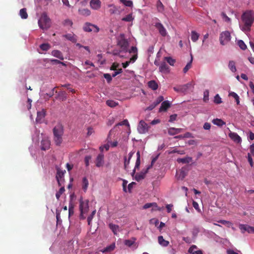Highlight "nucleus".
I'll return each mask as SVG.
<instances>
[{
	"label": "nucleus",
	"mask_w": 254,
	"mask_h": 254,
	"mask_svg": "<svg viewBox=\"0 0 254 254\" xmlns=\"http://www.w3.org/2000/svg\"><path fill=\"white\" fill-rule=\"evenodd\" d=\"M241 19L244 25L242 28L243 31H249L254 23V11L248 10L242 14Z\"/></svg>",
	"instance_id": "obj_1"
},
{
	"label": "nucleus",
	"mask_w": 254,
	"mask_h": 254,
	"mask_svg": "<svg viewBox=\"0 0 254 254\" xmlns=\"http://www.w3.org/2000/svg\"><path fill=\"white\" fill-rule=\"evenodd\" d=\"M54 141L57 146H60L62 143L64 134V127L61 124H57L53 129Z\"/></svg>",
	"instance_id": "obj_2"
},
{
	"label": "nucleus",
	"mask_w": 254,
	"mask_h": 254,
	"mask_svg": "<svg viewBox=\"0 0 254 254\" xmlns=\"http://www.w3.org/2000/svg\"><path fill=\"white\" fill-rule=\"evenodd\" d=\"M38 25L42 29H47L50 26V19L46 13H43L38 20Z\"/></svg>",
	"instance_id": "obj_3"
},
{
	"label": "nucleus",
	"mask_w": 254,
	"mask_h": 254,
	"mask_svg": "<svg viewBox=\"0 0 254 254\" xmlns=\"http://www.w3.org/2000/svg\"><path fill=\"white\" fill-rule=\"evenodd\" d=\"M79 202L80 216L82 217V218L84 219L85 217H83V215L84 213H87L89 210V200H85V201H83L82 199H80Z\"/></svg>",
	"instance_id": "obj_4"
},
{
	"label": "nucleus",
	"mask_w": 254,
	"mask_h": 254,
	"mask_svg": "<svg viewBox=\"0 0 254 254\" xmlns=\"http://www.w3.org/2000/svg\"><path fill=\"white\" fill-rule=\"evenodd\" d=\"M231 40L230 33L228 31L222 32L220 35V43L222 45L227 44Z\"/></svg>",
	"instance_id": "obj_5"
},
{
	"label": "nucleus",
	"mask_w": 254,
	"mask_h": 254,
	"mask_svg": "<svg viewBox=\"0 0 254 254\" xmlns=\"http://www.w3.org/2000/svg\"><path fill=\"white\" fill-rule=\"evenodd\" d=\"M150 127L143 120L139 122L137 127V130L139 133L144 134L146 133Z\"/></svg>",
	"instance_id": "obj_6"
},
{
	"label": "nucleus",
	"mask_w": 254,
	"mask_h": 254,
	"mask_svg": "<svg viewBox=\"0 0 254 254\" xmlns=\"http://www.w3.org/2000/svg\"><path fill=\"white\" fill-rule=\"evenodd\" d=\"M118 45L121 47L123 51H127L128 46V43L125 38L124 34H121L120 39H118Z\"/></svg>",
	"instance_id": "obj_7"
},
{
	"label": "nucleus",
	"mask_w": 254,
	"mask_h": 254,
	"mask_svg": "<svg viewBox=\"0 0 254 254\" xmlns=\"http://www.w3.org/2000/svg\"><path fill=\"white\" fill-rule=\"evenodd\" d=\"M51 141L48 136H44L41 142V149L42 150H46L50 148Z\"/></svg>",
	"instance_id": "obj_8"
},
{
	"label": "nucleus",
	"mask_w": 254,
	"mask_h": 254,
	"mask_svg": "<svg viewBox=\"0 0 254 254\" xmlns=\"http://www.w3.org/2000/svg\"><path fill=\"white\" fill-rule=\"evenodd\" d=\"M83 29L86 32L93 31L94 33H97L99 31V28L97 26L89 23L85 24Z\"/></svg>",
	"instance_id": "obj_9"
},
{
	"label": "nucleus",
	"mask_w": 254,
	"mask_h": 254,
	"mask_svg": "<svg viewBox=\"0 0 254 254\" xmlns=\"http://www.w3.org/2000/svg\"><path fill=\"white\" fill-rule=\"evenodd\" d=\"M164 100V97L162 96H159L154 102H153L151 104H150L147 108V110L149 111L152 110L154 108H155L157 106H158L161 102H162Z\"/></svg>",
	"instance_id": "obj_10"
},
{
	"label": "nucleus",
	"mask_w": 254,
	"mask_h": 254,
	"mask_svg": "<svg viewBox=\"0 0 254 254\" xmlns=\"http://www.w3.org/2000/svg\"><path fill=\"white\" fill-rule=\"evenodd\" d=\"M228 136L236 143H241L242 142L241 137L236 132L230 131Z\"/></svg>",
	"instance_id": "obj_11"
},
{
	"label": "nucleus",
	"mask_w": 254,
	"mask_h": 254,
	"mask_svg": "<svg viewBox=\"0 0 254 254\" xmlns=\"http://www.w3.org/2000/svg\"><path fill=\"white\" fill-rule=\"evenodd\" d=\"M155 26L157 29L161 36L165 37L167 35V33L166 30L162 24L160 22H157L155 23Z\"/></svg>",
	"instance_id": "obj_12"
},
{
	"label": "nucleus",
	"mask_w": 254,
	"mask_h": 254,
	"mask_svg": "<svg viewBox=\"0 0 254 254\" xmlns=\"http://www.w3.org/2000/svg\"><path fill=\"white\" fill-rule=\"evenodd\" d=\"M104 155L103 153H100L98 155L95 160L96 166L97 167H100L103 166L104 164Z\"/></svg>",
	"instance_id": "obj_13"
},
{
	"label": "nucleus",
	"mask_w": 254,
	"mask_h": 254,
	"mask_svg": "<svg viewBox=\"0 0 254 254\" xmlns=\"http://www.w3.org/2000/svg\"><path fill=\"white\" fill-rule=\"evenodd\" d=\"M150 167L151 166H149L144 172L142 171L140 173L136 174L134 177L135 180L137 182H139L143 180L145 178L146 173L148 172V171Z\"/></svg>",
	"instance_id": "obj_14"
},
{
	"label": "nucleus",
	"mask_w": 254,
	"mask_h": 254,
	"mask_svg": "<svg viewBox=\"0 0 254 254\" xmlns=\"http://www.w3.org/2000/svg\"><path fill=\"white\" fill-rule=\"evenodd\" d=\"M90 5L92 9L98 10L101 7V2L100 0H91Z\"/></svg>",
	"instance_id": "obj_15"
},
{
	"label": "nucleus",
	"mask_w": 254,
	"mask_h": 254,
	"mask_svg": "<svg viewBox=\"0 0 254 254\" xmlns=\"http://www.w3.org/2000/svg\"><path fill=\"white\" fill-rule=\"evenodd\" d=\"M159 70L161 72L168 73L170 72V67L165 62H162L159 66Z\"/></svg>",
	"instance_id": "obj_16"
},
{
	"label": "nucleus",
	"mask_w": 254,
	"mask_h": 254,
	"mask_svg": "<svg viewBox=\"0 0 254 254\" xmlns=\"http://www.w3.org/2000/svg\"><path fill=\"white\" fill-rule=\"evenodd\" d=\"M171 104L170 103L169 101H162V104L161 105V106L159 108V112H162V111H166L170 107Z\"/></svg>",
	"instance_id": "obj_17"
},
{
	"label": "nucleus",
	"mask_w": 254,
	"mask_h": 254,
	"mask_svg": "<svg viewBox=\"0 0 254 254\" xmlns=\"http://www.w3.org/2000/svg\"><path fill=\"white\" fill-rule=\"evenodd\" d=\"M197 247L195 245H192L189 249L188 252L191 254H203L201 250H197Z\"/></svg>",
	"instance_id": "obj_18"
},
{
	"label": "nucleus",
	"mask_w": 254,
	"mask_h": 254,
	"mask_svg": "<svg viewBox=\"0 0 254 254\" xmlns=\"http://www.w3.org/2000/svg\"><path fill=\"white\" fill-rule=\"evenodd\" d=\"M52 55L61 60H63L64 59L62 53L59 50H53L52 52Z\"/></svg>",
	"instance_id": "obj_19"
},
{
	"label": "nucleus",
	"mask_w": 254,
	"mask_h": 254,
	"mask_svg": "<svg viewBox=\"0 0 254 254\" xmlns=\"http://www.w3.org/2000/svg\"><path fill=\"white\" fill-rule=\"evenodd\" d=\"M46 115V112L44 110H42L37 112V116L36 119L37 122H41V120H43Z\"/></svg>",
	"instance_id": "obj_20"
},
{
	"label": "nucleus",
	"mask_w": 254,
	"mask_h": 254,
	"mask_svg": "<svg viewBox=\"0 0 254 254\" xmlns=\"http://www.w3.org/2000/svg\"><path fill=\"white\" fill-rule=\"evenodd\" d=\"M158 241L159 244L163 247H167L169 244V242L164 239L163 237L160 236L158 237Z\"/></svg>",
	"instance_id": "obj_21"
},
{
	"label": "nucleus",
	"mask_w": 254,
	"mask_h": 254,
	"mask_svg": "<svg viewBox=\"0 0 254 254\" xmlns=\"http://www.w3.org/2000/svg\"><path fill=\"white\" fill-rule=\"evenodd\" d=\"M136 239L135 237H132L130 239L126 240L124 241V244L128 247H131L135 242Z\"/></svg>",
	"instance_id": "obj_22"
},
{
	"label": "nucleus",
	"mask_w": 254,
	"mask_h": 254,
	"mask_svg": "<svg viewBox=\"0 0 254 254\" xmlns=\"http://www.w3.org/2000/svg\"><path fill=\"white\" fill-rule=\"evenodd\" d=\"M152 206L155 207L158 210H161V209L158 207V205L156 202L147 203L143 205V208L144 209H146L150 208Z\"/></svg>",
	"instance_id": "obj_23"
},
{
	"label": "nucleus",
	"mask_w": 254,
	"mask_h": 254,
	"mask_svg": "<svg viewBox=\"0 0 254 254\" xmlns=\"http://www.w3.org/2000/svg\"><path fill=\"white\" fill-rule=\"evenodd\" d=\"M212 122L213 124L218 127H222L223 125H225L226 124L225 122H224L223 120L220 119H213Z\"/></svg>",
	"instance_id": "obj_24"
},
{
	"label": "nucleus",
	"mask_w": 254,
	"mask_h": 254,
	"mask_svg": "<svg viewBox=\"0 0 254 254\" xmlns=\"http://www.w3.org/2000/svg\"><path fill=\"white\" fill-rule=\"evenodd\" d=\"M115 244L113 243V244H111L110 246L106 247L105 248H104L103 250H101V251L102 253H108V252H110L113 251L115 249Z\"/></svg>",
	"instance_id": "obj_25"
},
{
	"label": "nucleus",
	"mask_w": 254,
	"mask_h": 254,
	"mask_svg": "<svg viewBox=\"0 0 254 254\" xmlns=\"http://www.w3.org/2000/svg\"><path fill=\"white\" fill-rule=\"evenodd\" d=\"M192 161V158L190 157H186L183 158L177 159V162L182 163H189Z\"/></svg>",
	"instance_id": "obj_26"
},
{
	"label": "nucleus",
	"mask_w": 254,
	"mask_h": 254,
	"mask_svg": "<svg viewBox=\"0 0 254 254\" xmlns=\"http://www.w3.org/2000/svg\"><path fill=\"white\" fill-rule=\"evenodd\" d=\"M148 86L149 88L153 90H155L158 88V84L154 80H151L148 82Z\"/></svg>",
	"instance_id": "obj_27"
},
{
	"label": "nucleus",
	"mask_w": 254,
	"mask_h": 254,
	"mask_svg": "<svg viewBox=\"0 0 254 254\" xmlns=\"http://www.w3.org/2000/svg\"><path fill=\"white\" fill-rule=\"evenodd\" d=\"M156 7L158 12H163L164 11V6L160 0L157 1Z\"/></svg>",
	"instance_id": "obj_28"
},
{
	"label": "nucleus",
	"mask_w": 254,
	"mask_h": 254,
	"mask_svg": "<svg viewBox=\"0 0 254 254\" xmlns=\"http://www.w3.org/2000/svg\"><path fill=\"white\" fill-rule=\"evenodd\" d=\"M64 37L66 38V39L71 41L73 43L76 42L77 40L75 36L73 34H67L65 35Z\"/></svg>",
	"instance_id": "obj_29"
},
{
	"label": "nucleus",
	"mask_w": 254,
	"mask_h": 254,
	"mask_svg": "<svg viewBox=\"0 0 254 254\" xmlns=\"http://www.w3.org/2000/svg\"><path fill=\"white\" fill-rule=\"evenodd\" d=\"M229 96L233 97L235 99L237 105H239L240 104L239 96L235 92H229Z\"/></svg>",
	"instance_id": "obj_30"
},
{
	"label": "nucleus",
	"mask_w": 254,
	"mask_h": 254,
	"mask_svg": "<svg viewBox=\"0 0 254 254\" xmlns=\"http://www.w3.org/2000/svg\"><path fill=\"white\" fill-rule=\"evenodd\" d=\"M19 15L21 18L26 19L28 17V14L26 11V9L25 8L21 9L19 11Z\"/></svg>",
	"instance_id": "obj_31"
},
{
	"label": "nucleus",
	"mask_w": 254,
	"mask_h": 254,
	"mask_svg": "<svg viewBox=\"0 0 254 254\" xmlns=\"http://www.w3.org/2000/svg\"><path fill=\"white\" fill-rule=\"evenodd\" d=\"M191 86V83H188L186 84L180 86L181 92H186L187 90Z\"/></svg>",
	"instance_id": "obj_32"
},
{
	"label": "nucleus",
	"mask_w": 254,
	"mask_h": 254,
	"mask_svg": "<svg viewBox=\"0 0 254 254\" xmlns=\"http://www.w3.org/2000/svg\"><path fill=\"white\" fill-rule=\"evenodd\" d=\"M192 60H193V58H192V55H191L190 61L187 64L186 66L183 69L184 73H186L191 68Z\"/></svg>",
	"instance_id": "obj_33"
},
{
	"label": "nucleus",
	"mask_w": 254,
	"mask_h": 254,
	"mask_svg": "<svg viewBox=\"0 0 254 254\" xmlns=\"http://www.w3.org/2000/svg\"><path fill=\"white\" fill-rule=\"evenodd\" d=\"M199 36V35L195 31H191V39L193 42H196L198 40Z\"/></svg>",
	"instance_id": "obj_34"
},
{
	"label": "nucleus",
	"mask_w": 254,
	"mask_h": 254,
	"mask_svg": "<svg viewBox=\"0 0 254 254\" xmlns=\"http://www.w3.org/2000/svg\"><path fill=\"white\" fill-rule=\"evenodd\" d=\"M40 48L43 51H47L51 48V45L48 43H44L40 45Z\"/></svg>",
	"instance_id": "obj_35"
},
{
	"label": "nucleus",
	"mask_w": 254,
	"mask_h": 254,
	"mask_svg": "<svg viewBox=\"0 0 254 254\" xmlns=\"http://www.w3.org/2000/svg\"><path fill=\"white\" fill-rule=\"evenodd\" d=\"M228 66H229V69L233 72H235L236 71L235 63L233 61H230L229 62Z\"/></svg>",
	"instance_id": "obj_36"
},
{
	"label": "nucleus",
	"mask_w": 254,
	"mask_h": 254,
	"mask_svg": "<svg viewBox=\"0 0 254 254\" xmlns=\"http://www.w3.org/2000/svg\"><path fill=\"white\" fill-rule=\"evenodd\" d=\"M108 6L110 8L109 9V12L111 14L117 13L118 9L115 5L112 4H109Z\"/></svg>",
	"instance_id": "obj_37"
},
{
	"label": "nucleus",
	"mask_w": 254,
	"mask_h": 254,
	"mask_svg": "<svg viewBox=\"0 0 254 254\" xmlns=\"http://www.w3.org/2000/svg\"><path fill=\"white\" fill-rule=\"evenodd\" d=\"M65 172V171H62L60 169L57 170V175H56V179H62L64 178V173Z\"/></svg>",
	"instance_id": "obj_38"
},
{
	"label": "nucleus",
	"mask_w": 254,
	"mask_h": 254,
	"mask_svg": "<svg viewBox=\"0 0 254 254\" xmlns=\"http://www.w3.org/2000/svg\"><path fill=\"white\" fill-rule=\"evenodd\" d=\"M106 104L110 107H115L118 105V103L111 100H108L106 101Z\"/></svg>",
	"instance_id": "obj_39"
},
{
	"label": "nucleus",
	"mask_w": 254,
	"mask_h": 254,
	"mask_svg": "<svg viewBox=\"0 0 254 254\" xmlns=\"http://www.w3.org/2000/svg\"><path fill=\"white\" fill-rule=\"evenodd\" d=\"M82 184H83L82 188L84 191H86L87 189L88 186V181L86 177H84L83 178Z\"/></svg>",
	"instance_id": "obj_40"
},
{
	"label": "nucleus",
	"mask_w": 254,
	"mask_h": 254,
	"mask_svg": "<svg viewBox=\"0 0 254 254\" xmlns=\"http://www.w3.org/2000/svg\"><path fill=\"white\" fill-rule=\"evenodd\" d=\"M64 187L62 186L59 190L56 193V198L59 199L60 197H61V195L63 193V192L64 191Z\"/></svg>",
	"instance_id": "obj_41"
},
{
	"label": "nucleus",
	"mask_w": 254,
	"mask_h": 254,
	"mask_svg": "<svg viewBox=\"0 0 254 254\" xmlns=\"http://www.w3.org/2000/svg\"><path fill=\"white\" fill-rule=\"evenodd\" d=\"M109 227L112 230L114 234H117V231L119 229V226L118 225L110 224Z\"/></svg>",
	"instance_id": "obj_42"
},
{
	"label": "nucleus",
	"mask_w": 254,
	"mask_h": 254,
	"mask_svg": "<svg viewBox=\"0 0 254 254\" xmlns=\"http://www.w3.org/2000/svg\"><path fill=\"white\" fill-rule=\"evenodd\" d=\"M120 1L127 6L131 7L133 5L132 1L129 0H120Z\"/></svg>",
	"instance_id": "obj_43"
},
{
	"label": "nucleus",
	"mask_w": 254,
	"mask_h": 254,
	"mask_svg": "<svg viewBox=\"0 0 254 254\" xmlns=\"http://www.w3.org/2000/svg\"><path fill=\"white\" fill-rule=\"evenodd\" d=\"M122 20L124 21L130 22L133 20V18L132 17V14H129L123 17Z\"/></svg>",
	"instance_id": "obj_44"
},
{
	"label": "nucleus",
	"mask_w": 254,
	"mask_h": 254,
	"mask_svg": "<svg viewBox=\"0 0 254 254\" xmlns=\"http://www.w3.org/2000/svg\"><path fill=\"white\" fill-rule=\"evenodd\" d=\"M79 12L81 14L86 16H88L90 14V11L87 8L79 10Z\"/></svg>",
	"instance_id": "obj_45"
},
{
	"label": "nucleus",
	"mask_w": 254,
	"mask_h": 254,
	"mask_svg": "<svg viewBox=\"0 0 254 254\" xmlns=\"http://www.w3.org/2000/svg\"><path fill=\"white\" fill-rule=\"evenodd\" d=\"M238 45L239 46V47L243 50H245L247 48V46L245 44V43L243 42V41L240 40L237 42Z\"/></svg>",
	"instance_id": "obj_46"
},
{
	"label": "nucleus",
	"mask_w": 254,
	"mask_h": 254,
	"mask_svg": "<svg viewBox=\"0 0 254 254\" xmlns=\"http://www.w3.org/2000/svg\"><path fill=\"white\" fill-rule=\"evenodd\" d=\"M96 210H94L92 211V212L91 213V214L90 215V216H89L87 218V222H88V224L89 225H90L91 224V221H92V220L93 219V218L94 217L95 213H96Z\"/></svg>",
	"instance_id": "obj_47"
},
{
	"label": "nucleus",
	"mask_w": 254,
	"mask_h": 254,
	"mask_svg": "<svg viewBox=\"0 0 254 254\" xmlns=\"http://www.w3.org/2000/svg\"><path fill=\"white\" fill-rule=\"evenodd\" d=\"M165 61L167 62V63L171 65H174L176 61L175 60L172 59L171 57H165Z\"/></svg>",
	"instance_id": "obj_48"
},
{
	"label": "nucleus",
	"mask_w": 254,
	"mask_h": 254,
	"mask_svg": "<svg viewBox=\"0 0 254 254\" xmlns=\"http://www.w3.org/2000/svg\"><path fill=\"white\" fill-rule=\"evenodd\" d=\"M187 176V172L185 171V170L182 168L180 171V175L179 176V178L181 179H183L186 176Z\"/></svg>",
	"instance_id": "obj_49"
},
{
	"label": "nucleus",
	"mask_w": 254,
	"mask_h": 254,
	"mask_svg": "<svg viewBox=\"0 0 254 254\" xmlns=\"http://www.w3.org/2000/svg\"><path fill=\"white\" fill-rule=\"evenodd\" d=\"M209 100V91L208 90H206L204 91L203 93V101L205 102H208Z\"/></svg>",
	"instance_id": "obj_50"
},
{
	"label": "nucleus",
	"mask_w": 254,
	"mask_h": 254,
	"mask_svg": "<svg viewBox=\"0 0 254 254\" xmlns=\"http://www.w3.org/2000/svg\"><path fill=\"white\" fill-rule=\"evenodd\" d=\"M214 102L217 104H220L222 102L221 98H220L219 94H216L214 97Z\"/></svg>",
	"instance_id": "obj_51"
},
{
	"label": "nucleus",
	"mask_w": 254,
	"mask_h": 254,
	"mask_svg": "<svg viewBox=\"0 0 254 254\" xmlns=\"http://www.w3.org/2000/svg\"><path fill=\"white\" fill-rule=\"evenodd\" d=\"M59 96L62 101H64L66 99V93L64 91L60 92L59 93Z\"/></svg>",
	"instance_id": "obj_52"
},
{
	"label": "nucleus",
	"mask_w": 254,
	"mask_h": 254,
	"mask_svg": "<svg viewBox=\"0 0 254 254\" xmlns=\"http://www.w3.org/2000/svg\"><path fill=\"white\" fill-rule=\"evenodd\" d=\"M247 225L245 224H240L239 225V228L242 233H244L245 232H247Z\"/></svg>",
	"instance_id": "obj_53"
},
{
	"label": "nucleus",
	"mask_w": 254,
	"mask_h": 254,
	"mask_svg": "<svg viewBox=\"0 0 254 254\" xmlns=\"http://www.w3.org/2000/svg\"><path fill=\"white\" fill-rule=\"evenodd\" d=\"M129 126V123H128V122L127 120H124V121H123L122 122H120V123H119L118 124H117L116 125V127H117L118 126Z\"/></svg>",
	"instance_id": "obj_54"
},
{
	"label": "nucleus",
	"mask_w": 254,
	"mask_h": 254,
	"mask_svg": "<svg viewBox=\"0 0 254 254\" xmlns=\"http://www.w3.org/2000/svg\"><path fill=\"white\" fill-rule=\"evenodd\" d=\"M218 223H221L223 225H228V226L229 227L232 225L231 222L228 221H226L225 220H220L217 221Z\"/></svg>",
	"instance_id": "obj_55"
},
{
	"label": "nucleus",
	"mask_w": 254,
	"mask_h": 254,
	"mask_svg": "<svg viewBox=\"0 0 254 254\" xmlns=\"http://www.w3.org/2000/svg\"><path fill=\"white\" fill-rule=\"evenodd\" d=\"M91 159V156H86L84 158V161L85 163V165L86 167H88L89 165V161Z\"/></svg>",
	"instance_id": "obj_56"
},
{
	"label": "nucleus",
	"mask_w": 254,
	"mask_h": 254,
	"mask_svg": "<svg viewBox=\"0 0 254 254\" xmlns=\"http://www.w3.org/2000/svg\"><path fill=\"white\" fill-rule=\"evenodd\" d=\"M173 129H175V127H170L168 129V132L170 135H173L177 134L175 130H173Z\"/></svg>",
	"instance_id": "obj_57"
},
{
	"label": "nucleus",
	"mask_w": 254,
	"mask_h": 254,
	"mask_svg": "<svg viewBox=\"0 0 254 254\" xmlns=\"http://www.w3.org/2000/svg\"><path fill=\"white\" fill-rule=\"evenodd\" d=\"M104 77L106 79L108 82H110L112 79L111 75L109 73H105L104 74Z\"/></svg>",
	"instance_id": "obj_58"
},
{
	"label": "nucleus",
	"mask_w": 254,
	"mask_h": 254,
	"mask_svg": "<svg viewBox=\"0 0 254 254\" xmlns=\"http://www.w3.org/2000/svg\"><path fill=\"white\" fill-rule=\"evenodd\" d=\"M129 53H133L134 54L137 53V49L135 46H132L131 47L130 49L129 50Z\"/></svg>",
	"instance_id": "obj_59"
},
{
	"label": "nucleus",
	"mask_w": 254,
	"mask_h": 254,
	"mask_svg": "<svg viewBox=\"0 0 254 254\" xmlns=\"http://www.w3.org/2000/svg\"><path fill=\"white\" fill-rule=\"evenodd\" d=\"M177 117V114H173V115H171L170 117L169 122H173L175 121V120H176Z\"/></svg>",
	"instance_id": "obj_60"
},
{
	"label": "nucleus",
	"mask_w": 254,
	"mask_h": 254,
	"mask_svg": "<svg viewBox=\"0 0 254 254\" xmlns=\"http://www.w3.org/2000/svg\"><path fill=\"white\" fill-rule=\"evenodd\" d=\"M203 127L205 130H209L211 127V124L209 123H205Z\"/></svg>",
	"instance_id": "obj_61"
},
{
	"label": "nucleus",
	"mask_w": 254,
	"mask_h": 254,
	"mask_svg": "<svg viewBox=\"0 0 254 254\" xmlns=\"http://www.w3.org/2000/svg\"><path fill=\"white\" fill-rule=\"evenodd\" d=\"M64 24L65 25L71 26L72 25V22L71 20L67 19H65L64 21Z\"/></svg>",
	"instance_id": "obj_62"
},
{
	"label": "nucleus",
	"mask_w": 254,
	"mask_h": 254,
	"mask_svg": "<svg viewBox=\"0 0 254 254\" xmlns=\"http://www.w3.org/2000/svg\"><path fill=\"white\" fill-rule=\"evenodd\" d=\"M222 17L225 18V20L226 22H230L231 21V19L227 16V15L224 13L222 12L221 14Z\"/></svg>",
	"instance_id": "obj_63"
},
{
	"label": "nucleus",
	"mask_w": 254,
	"mask_h": 254,
	"mask_svg": "<svg viewBox=\"0 0 254 254\" xmlns=\"http://www.w3.org/2000/svg\"><path fill=\"white\" fill-rule=\"evenodd\" d=\"M250 154L251 155L254 156V143L250 145Z\"/></svg>",
	"instance_id": "obj_64"
}]
</instances>
